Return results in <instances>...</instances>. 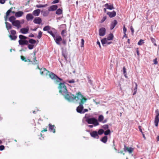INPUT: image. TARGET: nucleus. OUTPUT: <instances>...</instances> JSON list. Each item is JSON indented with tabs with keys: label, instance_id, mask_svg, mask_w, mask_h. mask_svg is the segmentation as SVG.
Returning a JSON list of instances; mask_svg holds the SVG:
<instances>
[{
	"label": "nucleus",
	"instance_id": "58",
	"mask_svg": "<svg viewBox=\"0 0 159 159\" xmlns=\"http://www.w3.org/2000/svg\"><path fill=\"white\" fill-rule=\"evenodd\" d=\"M59 2V0H54L52 3L55 4L58 3Z\"/></svg>",
	"mask_w": 159,
	"mask_h": 159
},
{
	"label": "nucleus",
	"instance_id": "10",
	"mask_svg": "<svg viewBox=\"0 0 159 159\" xmlns=\"http://www.w3.org/2000/svg\"><path fill=\"white\" fill-rule=\"evenodd\" d=\"M91 136L94 138L98 139L99 138V136L98 132L95 131H92L90 133Z\"/></svg>",
	"mask_w": 159,
	"mask_h": 159
},
{
	"label": "nucleus",
	"instance_id": "62",
	"mask_svg": "<svg viewBox=\"0 0 159 159\" xmlns=\"http://www.w3.org/2000/svg\"><path fill=\"white\" fill-rule=\"evenodd\" d=\"M68 82L70 83H73L75 82V81L74 80H69Z\"/></svg>",
	"mask_w": 159,
	"mask_h": 159
},
{
	"label": "nucleus",
	"instance_id": "50",
	"mask_svg": "<svg viewBox=\"0 0 159 159\" xmlns=\"http://www.w3.org/2000/svg\"><path fill=\"white\" fill-rule=\"evenodd\" d=\"M107 19V16H104L102 19L101 20L100 22L101 23L103 22Z\"/></svg>",
	"mask_w": 159,
	"mask_h": 159
},
{
	"label": "nucleus",
	"instance_id": "49",
	"mask_svg": "<svg viewBox=\"0 0 159 159\" xmlns=\"http://www.w3.org/2000/svg\"><path fill=\"white\" fill-rule=\"evenodd\" d=\"M123 73H124V74L125 75V77H127L126 76V68H125V66H124L123 67Z\"/></svg>",
	"mask_w": 159,
	"mask_h": 159
},
{
	"label": "nucleus",
	"instance_id": "24",
	"mask_svg": "<svg viewBox=\"0 0 159 159\" xmlns=\"http://www.w3.org/2000/svg\"><path fill=\"white\" fill-rule=\"evenodd\" d=\"M12 9V7H11L9 10H8L6 13L5 17V20H7V19L8 18V16L9 15L10 13L11 12V10Z\"/></svg>",
	"mask_w": 159,
	"mask_h": 159
},
{
	"label": "nucleus",
	"instance_id": "44",
	"mask_svg": "<svg viewBox=\"0 0 159 159\" xmlns=\"http://www.w3.org/2000/svg\"><path fill=\"white\" fill-rule=\"evenodd\" d=\"M21 59L25 62H28V59L26 60V58L23 56H21L20 57Z\"/></svg>",
	"mask_w": 159,
	"mask_h": 159
},
{
	"label": "nucleus",
	"instance_id": "15",
	"mask_svg": "<svg viewBox=\"0 0 159 159\" xmlns=\"http://www.w3.org/2000/svg\"><path fill=\"white\" fill-rule=\"evenodd\" d=\"M42 21V20L39 17H35L33 20V22L34 23L38 24H40Z\"/></svg>",
	"mask_w": 159,
	"mask_h": 159
},
{
	"label": "nucleus",
	"instance_id": "19",
	"mask_svg": "<svg viewBox=\"0 0 159 159\" xmlns=\"http://www.w3.org/2000/svg\"><path fill=\"white\" fill-rule=\"evenodd\" d=\"M26 18L27 20H32L34 18L33 15L31 13L28 14L26 16Z\"/></svg>",
	"mask_w": 159,
	"mask_h": 159
},
{
	"label": "nucleus",
	"instance_id": "16",
	"mask_svg": "<svg viewBox=\"0 0 159 159\" xmlns=\"http://www.w3.org/2000/svg\"><path fill=\"white\" fill-rule=\"evenodd\" d=\"M118 22L116 20H114L111 23V25L110 29L111 30H113L116 25L117 24Z\"/></svg>",
	"mask_w": 159,
	"mask_h": 159
},
{
	"label": "nucleus",
	"instance_id": "2",
	"mask_svg": "<svg viewBox=\"0 0 159 159\" xmlns=\"http://www.w3.org/2000/svg\"><path fill=\"white\" fill-rule=\"evenodd\" d=\"M58 88L59 90V92L64 96L66 99L69 102L70 101V100L68 98H73L72 96L70 95H74L72 94L71 93L68 92L66 87L65 84L62 83H60L59 84Z\"/></svg>",
	"mask_w": 159,
	"mask_h": 159
},
{
	"label": "nucleus",
	"instance_id": "20",
	"mask_svg": "<svg viewBox=\"0 0 159 159\" xmlns=\"http://www.w3.org/2000/svg\"><path fill=\"white\" fill-rule=\"evenodd\" d=\"M40 10L38 9L34 10L32 13L33 15L35 16H38L39 15Z\"/></svg>",
	"mask_w": 159,
	"mask_h": 159
},
{
	"label": "nucleus",
	"instance_id": "56",
	"mask_svg": "<svg viewBox=\"0 0 159 159\" xmlns=\"http://www.w3.org/2000/svg\"><path fill=\"white\" fill-rule=\"evenodd\" d=\"M62 43L64 45H66V40L65 39H63L62 40Z\"/></svg>",
	"mask_w": 159,
	"mask_h": 159
},
{
	"label": "nucleus",
	"instance_id": "51",
	"mask_svg": "<svg viewBox=\"0 0 159 159\" xmlns=\"http://www.w3.org/2000/svg\"><path fill=\"white\" fill-rule=\"evenodd\" d=\"M11 34L13 35L15 34H16V31L14 30H12L11 31Z\"/></svg>",
	"mask_w": 159,
	"mask_h": 159
},
{
	"label": "nucleus",
	"instance_id": "40",
	"mask_svg": "<svg viewBox=\"0 0 159 159\" xmlns=\"http://www.w3.org/2000/svg\"><path fill=\"white\" fill-rule=\"evenodd\" d=\"M42 33L41 31H39L38 33V35L37 36V38L40 39L42 36Z\"/></svg>",
	"mask_w": 159,
	"mask_h": 159
},
{
	"label": "nucleus",
	"instance_id": "25",
	"mask_svg": "<svg viewBox=\"0 0 159 159\" xmlns=\"http://www.w3.org/2000/svg\"><path fill=\"white\" fill-rule=\"evenodd\" d=\"M48 72H49L45 68L43 69L41 68L40 69V73L41 75H44L45 74L44 73H45V74H47Z\"/></svg>",
	"mask_w": 159,
	"mask_h": 159
},
{
	"label": "nucleus",
	"instance_id": "11",
	"mask_svg": "<svg viewBox=\"0 0 159 159\" xmlns=\"http://www.w3.org/2000/svg\"><path fill=\"white\" fill-rule=\"evenodd\" d=\"M106 33V29L105 28L103 27H102L99 30V35L101 36H104Z\"/></svg>",
	"mask_w": 159,
	"mask_h": 159
},
{
	"label": "nucleus",
	"instance_id": "36",
	"mask_svg": "<svg viewBox=\"0 0 159 159\" xmlns=\"http://www.w3.org/2000/svg\"><path fill=\"white\" fill-rule=\"evenodd\" d=\"M9 37L12 40H15L17 38L16 36L12 35H10Z\"/></svg>",
	"mask_w": 159,
	"mask_h": 159
},
{
	"label": "nucleus",
	"instance_id": "41",
	"mask_svg": "<svg viewBox=\"0 0 159 159\" xmlns=\"http://www.w3.org/2000/svg\"><path fill=\"white\" fill-rule=\"evenodd\" d=\"M28 48L29 49H32L33 48L34 45L32 44H28Z\"/></svg>",
	"mask_w": 159,
	"mask_h": 159
},
{
	"label": "nucleus",
	"instance_id": "33",
	"mask_svg": "<svg viewBox=\"0 0 159 159\" xmlns=\"http://www.w3.org/2000/svg\"><path fill=\"white\" fill-rule=\"evenodd\" d=\"M28 43H29L32 44H35L36 43V41L34 39H30L28 41Z\"/></svg>",
	"mask_w": 159,
	"mask_h": 159
},
{
	"label": "nucleus",
	"instance_id": "64",
	"mask_svg": "<svg viewBox=\"0 0 159 159\" xmlns=\"http://www.w3.org/2000/svg\"><path fill=\"white\" fill-rule=\"evenodd\" d=\"M47 131V128L44 129L43 130L41 131V132H46Z\"/></svg>",
	"mask_w": 159,
	"mask_h": 159
},
{
	"label": "nucleus",
	"instance_id": "43",
	"mask_svg": "<svg viewBox=\"0 0 159 159\" xmlns=\"http://www.w3.org/2000/svg\"><path fill=\"white\" fill-rule=\"evenodd\" d=\"M144 43L143 40L140 39L138 42V44L139 45H141L143 43Z\"/></svg>",
	"mask_w": 159,
	"mask_h": 159
},
{
	"label": "nucleus",
	"instance_id": "34",
	"mask_svg": "<svg viewBox=\"0 0 159 159\" xmlns=\"http://www.w3.org/2000/svg\"><path fill=\"white\" fill-rule=\"evenodd\" d=\"M19 38L20 39V40H23L24 39L26 40L27 38V37L25 36L22 35H20Z\"/></svg>",
	"mask_w": 159,
	"mask_h": 159
},
{
	"label": "nucleus",
	"instance_id": "46",
	"mask_svg": "<svg viewBox=\"0 0 159 159\" xmlns=\"http://www.w3.org/2000/svg\"><path fill=\"white\" fill-rule=\"evenodd\" d=\"M48 33L50 34L53 38L55 37V35L53 33L52 31H48Z\"/></svg>",
	"mask_w": 159,
	"mask_h": 159
},
{
	"label": "nucleus",
	"instance_id": "17",
	"mask_svg": "<svg viewBox=\"0 0 159 159\" xmlns=\"http://www.w3.org/2000/svg\"><path fill=\"white\" fill-rule=\"evenodd\" d=\"M57 7H58L57 5H53L49 7L48 9V11H54L56 10Z\"/></svg>",
	"mask_w": 159,
	"mask_h": 159
},
{
	"label": "nucleus",
	"instance_id": "1",
	"mask_svg": "<svg viewBox=\"0 0 159 159\" xmlns=\"http://www.w3.org/2000/svg\"><path fill=\"white\" fill-rule=\"evenodd\" d=\"M71 95L72 96L73 98H68L70 100L69 102H71L74 100L76 101L80 100V102H79V105L77 107L76 111L77 112L82 114L84 109L83 104L86 102L87 99L85 97H84V96L82 95L80 92L76 93V95Z\"/></svg>",
	"mask_w": 159,
	"mask_h": 159
},
{
	"label": "nucleus",
	"instance_id": "54",
	"mask_svg": "<svg viewBox=\"0 0 159 159\" xmlns=\"http://www.w3.org/2000/svg\"><path fill=\"white\" fill-rule=\"evenodd\" d=\"M154 64L156 65L158 63L157 58H156L153 60Z\"/></svg>",
	"mask_w": 159,
	"mask_h": 159
},
{
	"label": "nucleus",
	"instance_id": "21",
	"mask_svg": "<svg viewBox=\"0 0 159 159\" xmlns=\"http://www.w3.org/2000/svg\"><path fill=\"white\" fill-rule=\"evenodd\" d=\"M104 6L107 7V8L109 10H112L114 9L113 4L109 5L108 3H106L104 5Z\"/></svg>",
	"mask_w": 159,
	"mask_h": 159
},
{
	"label": "nucleus",
	"instance_id": "53",
	"mask_svg": "<svg viewBox=\"0 0 159 159\" xmlns=\"http://www.w3.org/2000/svg\"><path fill=\"white\" fill-rule=\"evenodd\" d=\"M5 148L3 145L0 146V151H2L5 149Z\"/></svg>",
	"mask_w": 159,
	"mask_h": 159
},
{
	"label": "nucleus",
	"instance_id": "48",
	"mask_svg": "<svg viewBox=\"0 0 159 159\" xmlns=\"http://www.w3.org/2000/svg\"><path fill=\"white\" fill-rule=\"evenodd\" d=\"M123 30L124 32V33L125 34V35H126V33L127 31L126 28H125V25H124L123 28Z\"/></svg>",
	"mask_w": 159,
	"mask_h": 159
},
{
	"label": "nucleus",
	"instance_id": "42",
	"mask_svg": "<svg viewBox=\"0 0 159 159\" xmlns=\"http://www.w3.org/2000/svg\"><path fill=\"white\" fill-rule=\"evenodd\" d=\"M104 134L106 135H108L109 134L111 133V131L110 129H108L105 132H104Z\"/></svg>",
	"mask_w": 159,
	"mask_h": 159
},
{
	"label": "nucleus",
	"instance_id": "39",
	"mask_svg": "<svg viewBox=\"0 0 159 159\" xmlns=\"http://www.w3.org/2000/svg\"><path fill=\"white\" fill-rule=\"evenodd\" d=\"M104 132V131L103 129H101L98 130V134L101 135Z\"/></svg>",
	"mask_w": 159,
	"mask_h": 159
},
{
	"label": "nucleus",
	"instance_id": "4",
	"mask_svg": "<svg viewBox=\"0 0 159 159\" xmlns=\"http://www.w3.org/2000/svg\"><path fill=\"white\" fill-rule=\"evenodd\" d=\"M86 121L89 124H93L95 126L98 125H99L98 120L94 117L87 119Z\"/></svg>",
	"mask_w": 159,
	"mask_h": 159
},
{
	"label": "nucleus",
	"instance_id": "61",
	"mask_svg": "<svg viewBox=\"0 0 159 159\" xmlns=\"http://www.w3.org/2000/svg\"><path fill=\"white\" fill-rule=\"evenodd\" d=\"M5 2V0H0V3L2 4L4 3Z\"/></svg>",
	"mask_w": 159,
	"mask_h": 159
},
{
	"label": "nucleus",
	"instance_id": "13",
	"mask_svg": "<svg viewBox=\"0 0 159 159\" xmlns=\"http://www.w3.org/2000/svg\"><path fill=\"white\" fill-rule=\"evenodd\" d=\"M48 126L49 127V130L51 132L54 133H55L56 127L54 125H52L51 124H49Z\"/></svg>",
	"mask_w": 159,
	"mask_h": 159
},
{
	"label": "nucleus",
	"instance_id": "60",
	"mask_svg": "<svg viewBox=\"0 0 159 159\" xmlns=\"http://www.w3.org/2000/svg\"><path fill=\"white\" fill-rule=\"evenodd\" d=\"M138 127H139V129L140 131L142 133V134H143V131L142 130V129H141V126L139 125V126Z\"/></svg>",
	"mask_w": 159,
	"mask_h": 159
},
{
	"label": "nucleus",
	"instance_id": "29",
	"mask_svg": "<svg viewBox=\"0 0 159 159\" xmlns=\"http://www.w3.org/2000/svg\"><path fill=\"white\" fill-rule=\"evenodd\" d=\"M48 6V5L47 4H46L45 5L38 4L36 5V6L37 8H39L45 7L47 6Z\"/></svg>",
	"mask_w": 159,
	"mask_h": 159
},
{
	"label": "nucleus",
	"instance_id": "3",
	"mask_svg": "<svg viewBox=\"0 0 159 159\" xmlns=\"http://www.w3.org/2000/svg\"><path fill=\"white\" fill-rule=\"evenodd\" d=\"M36 51H34L33 53H30L28 59V62H31L32 64L34 65L39 63V61L36 60Z\"/></svg>",
	"mask_w": 159,
	"mask_h": 159
},
{
	"label": "nucleus",
	"instance_id": "26",
	"mask_svg": "<svg viewBox=\"0 0 159 159\" xmlns=\"http://www.w3.org/2000/svg\"><path fill=\"white\" fill-rule=\"evenodd\" d=\"M113 37L114 36L113 34L111 33L109 34L107 38H106V39L107 40H111L113 39Z\"/></svg>",
	"mask_w": 159,
	"mask_h": 159
},
{
	"label": "nucleus",
	"instance_id": "7",
	"mask_svg": "<svg viewBox=\"0 0 159 159\" xmlns=\"http://www.w3.org/2000/svg\"><path fill=\"white\" fill-rule=\"evenodd\" d=\"M156 113L157 115L155 118L154 123L155 125L157 127L158 126L159 121V112L157 111H156Z\"/></svg>",
	"mask_w": 159,
	"mask_h": 159
},
{
	"label": "nucleus",
	"instance_id": "5",
	"mask_svg": "<svg viewBox=\"0 0 159 159\" xmlns=\"http://www.w3.org/2000/svg\"><path fill=\"white\" fill-rule=\"evenodd\" d=\"M49 75L50 78L52 79L55 80L57 84H58L60 81L62 80V79L59 78L55 74L52 72H50L49 74Z\"/></svg>",
	"mask_w": 159,
	"mask_h": 159
},
{
	"label": "nucleus",
	"instance_id": "55",
	"mask_svg": "<svg viewBox=\"0 0 159 159\" xmlns=\"http://www.w3.org/2000/svg\"><path fill=\"white\" fill-rule=\"evenodd\" d=\"M130 30H131V31L132 32V34L133 35L134 34V30L133 28V27L132 26H131V27H130Z\"/></svg>",
	"mask_w": 159,
	"mask_h": 159
},
{
	"label": "nucleus",
	"instance_id": "27",
	"mask_svg": "<svg viewBox=\"0 0 159 159\" xmlns=\"http://www.w3.org/2000/svg\"><path fill=\"white\" fill-rule=\"evenodd\" d=\"M107 137L106 136H105L102 138L101 140L103 143H106L107 140Z\"/></svg>",
	"mask_w": 159,
	"mask_h": 159
},
{
	"label": "nucleus",
	"instance_id": "14",
	"mask_svg": "<svg viewBox=\"0 0 159 159\" xmlns=\"http://www.w3.org/2000/svg\"><path fill=\"white\" fill-rule=\"evenodd\" d=\"M107 14L109 16L110 18H112L115 17L116 15V12L113 11L112 12H108Z\"/></svg>",
	"mask_w": 159,
	"mask_h": 159
},
{
	"label": "nucleus",
	"instance_id": "22",
	"mask_svg": "<svg viewBox=\"0 0 159 159\" xmlns=\"http://www.w3.org/2000/svg\"><path fill=\"white\" fill-rule=\"evenodd\" d=\"M29 29L28 27L27 28H22L20 30V32L23 34H26L28 33Z\"/></svg>",
	"mask_w": 159,
	"mask_h": 159
},
{
	"label": "nucleus",
	"instance_id": "57",
	"mask_svg": "<svg viewBox=\"0 0 159 159\" xmlns=\"http://www.w3.org/2000/svg\"><path fill=\"white\" fill-rule=\"evenodd\" d=\"M151 41L153 43H155V42H156V40L155 39L153 38H151Z\"/></svg>",
	"mask_w": 159,
	"mask_h": 159
},
{
	"label": "nucleus",
	"instance_id": "45",
	"mask_svg": "<svg viewBox=\"0 0 159 159\" xmlns=\"http://www.w3.org/2000/svg\"><path fill=\"white\" fill-rule=\"evenodd\" d=\"M84 41L83 39H82L81 40V47H84Z\"/></svg>",
	"mask_w": 159,
	"mask_h": 159
},
{
	"label": "nucleus",
	"instance_id": "8",
	"mask_svg": "<svg viewBox=\"0 0 159 159\" xmlns=\"http://www.w3.org/2000/svg\"><path fill=\"white\" fill-rule=\"evenodd\" d=\"M12 24L13 26L16 27L17 29H19L21 27L20 25V22L19 20H15L12 22Z\"/></svg>",
	"mask_w": 159,
	"mask_h": 159
},
{
	"label": "nucleus",
	"instance_id": "31",
	"mask_svg": "<svg viewBox=\"0 0 159 159\" xmlns=\"http://www.w3.org/2000/svg\"><path fill=\"white\" fill-rule=\"evenodd\" d=\"M16 18L14 16H11L9 18V20L12 23L15 20Z\"/></svg>",
	"mask_w": 159,
	"mask_h": 159
},
{
	"label": "nucleus",
	"instance_id": "9",
	"mask_svg": "<svg viewBox=\"0 0 159 159\" xmlns=\"http://www.w3.org/2000/svg\"><path fill=\"white\" fill-rule=\"evenodd\" d=\"M18 42L20 45L21 46L27 45L28 44V41L25 39H24L23 40H19L18 41Z\"/></svg>",
	"mask_w": 159,
	"mask_h": 159
},
{
	"label": "nucleus",
	"instance_id": "52",
	"mask_svg": "<svg viewBox=\"0 0 159 159\" xmlns=\"http://www.w3.org/2000/svg\"><path fill=\"white\" fill-rule=\"evenodd\" d=\"M102 128L104 129H106L108 128V125H105L103 126Z\"/></svg>",
	"mask_w": 159,
	"mask_h": 159
},
{
	"label": "nucleus",
	"instance_id": "37",
	"mask_svg": "<svg viewBox=\"0 0 159 159\" xmlns=\"http://www.w3.org/2000/svg\"><path fill=\"white\" fill-rule=\"evenodd\" d=\"M135 87L134 89V93H133V95H135L136 94L137 91V84L136 83H135Z\"/></svg>",
	"mask_w": 159,
	"mask_h": 159
},
{
	"label": "nucleus",
	"instance_id": "63",
	"mask_svg": "<svg viewBox=\"0 0 159 159\" xmlns=\"http://www.w3.org/2000/svg\"><path fill=\"white\" fill-rule=\"evenodd\" d=\"M62 55L64 57L65 59H66L67 58V55L65 53H63Z\"/></svg>",
	"mask_w": 159,
	"mask_h": 159
},
{
	"label": "nucleus",
	"instance_id": "23",
	"mask_svg": "<svg viewBox=\"0 0 159 159\" xmlns=\"http://www.w3.org/2000/svg\"><path fill=\"white\" fill-rule=\"evenodd\" d=\"M24 14L22 11H19L15 13V16L17 17H19L21 16Z\"/></svg>",
	"mask_w": 159,
	"mask_h": 159
},
{
	"label": "nucleus",
	"instance_id": "6",
	"mask_svg": "<svg viewBox=\"0 0 159 159\" xmlns=\"http://www.w3.org/2000/svg\"><path fill=\"white\" fill-rule=\"evenodd\" d=\"M109 40H107L106 38H103L101 40L103 46H106L109 45L112 42L111 41H109Z\"/></svg>",
	"mask_w": 159,
	"mask_h": 159
},
{
	"label": "nucleus",
	"instance_id": "59",
	"mask_svg": "<svg viewBox=\"0 0 159 159\" xmlns=\"http://www.w3.org/2000/svg\"><path fill=\"white\" fill-rule=\"evenodd\" d=\"M88 110L87 109H84L83 110L82 113V114H83L85 113V112L88 111Z\"/></svg>",
	"mask_w": 159,
	"mask_h": 159
},
{
	"label": "nucleus",
	"instance_id": "30",
	"mask_svg": "<svg viewBox=\"0 0 159 159\" xmlns=\"http://www.w3.org/2000/svg\"><path fill=\"white\" fill-rule=\"evenodd\" d=\"M62 9L59 8L57 10L56 12V13L57 15H59L62 13Z\"/></svg>",
	"mask_w": 159,
	"mask_h": 159
},
{
	"label": "nucleus",
	"instance_id": "18",
	"mask_svg": "<svg viewBox=\"0 0 159 159\" xmlns=\"http://www.w3.org/2000/svg\"><path fill=\"white\" fill-rule=\"evenodd\" d=\"M54 40L56 41V42L57 44H60V42L62 40V39L60 36H57L55 38H54Z\"/></svg>",
	"mask_w": 159,
	"mask_h": 159
},
{
	"label": "nucleus",
	"instance_id": "35",
	"mask_svg": "<svg viewBox=\"0 0 159 159\" xmlns=\"http://www.w3.org/2000/svg\"><path fill=\"white\" fill-rule=\"evenodd\" d=\"M104 119V117L102 115H100L98 116V120L99 122H102Z\"/></svg>",
	"mask_w": 159,
	"mask_h": 159
},
{
	"label": "nucleus",
	"instance_id": "12",
	"mask_svg": "<svg viewBox=\"0 0 159 159\" xmlns=\"http://www.w3.org/2000/svg\"><path fill=\"white\" fill-rule=\"evenodd\" d=\"M124 150L125 151H127L129 153H132L134 150V148L131 147H128L126 146L125 145H124Z\"/></svg>",
	"mask_w": 159,
	"mask_h": 159
},
{
	"label": "nucleus",
	"instance_id": "47",
	"mask_svg": "<svg viewBox=\"0 0 159 159\" xmlns=\"http://www.w3.org/2000/svg\"><path fill=\"white\" fill-rule=\"evenodd\" d=\"M48 14V12L47 11H44L43 12V16H47Z\"/></svg>",
	"mask_w": 159,
	"mask_h": 159
},
{
	"label": "nucleus",
	"instance_id": "38",
	"mask_svg": "<svg viewBox=\"0 0 159 159\" xmlns=\"http://www.w3.org/2000/svg\"><path fill=\"white\" fill-rule=\"evenodd\" d=\"M66 33V30H64L62 31L61 32V35L63 37L65 36L66 34H65Z\"/></svg>",
	"mask_w": 159,
	"mask_h": 159
},
{
	"label": "nucleus",
	"instance_id": "32",
	"mask_svg": "<svg viewBox=\"0 0 159 159\" xmlns=\"http://www.w3.org/2000/svg\"><path fill=\"white\" fill-rule=\"evenodd\" d=\"M50 29V27L48 26H45L43 28V30L45 31H49Z\"/></svg>",
	"mask_w": 159,
	"mask_h": 159
},
{
	"label": "nucleus",
	"instance_id": "28",
	"mask_svg": "<svg viewBox=\"0 0 159 159\" xmlns=\"http://www.w3.org/2000/svg\"><path fill=\"white\" fill-rule=\"evenodd\" d=\"M6 27L7 30H9L11 28V25L10 24L7 22H5Z\"/></svg>",
	"mask_w": 159,
	"mask_h": 159
}]
</instances>
